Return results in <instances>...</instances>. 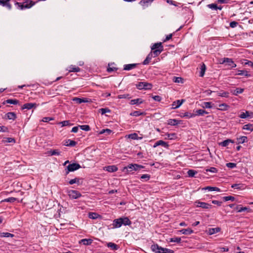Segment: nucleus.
I'll use <instances>...</instances> for the list:
<instances>
[{
    "mask_svg": "<svg viewBox=\"0 0 253 253\" xmlns=\"http://www.w3.org/2000/svg\"><path fill=\"white\" fill-rule=\"evenodd\" d=\"M164 48L161 42H157L153 45L151 47L153 57L158 56L163 51Z\"/></svg>",
    "mask_w": 253,
    "mask_h": 253,
    "instance_id": "obj_1",
    "label": "nucleus"
},
{
    "mask_svg": "<svg viewBox=\"0 0 253 253\" xmlns=\"http://www.w3.org/2000/svg\"><path fill=\"white\" fill-rule=\"evenodd\" d=\"M151 249L152 251L155 253H174L173 251L164 248L159 246L157 244H153L151 246Z\"/></svg>",
    "mask_w": 253,
    "mask_h": 253,
    "instance_id": "obj_2",
    "label": "nucleus"
},
{
    "mask_svg": "<svg viewBox=\"0 0 253 253\" xmlns=\"http://www.w3.org/2000/svg\"><path fill=\"white\" fill-rule=\"evenodd\" d=\"M67 194L70 198L72 199H76L82 196V194L79 191L74 190H69L67 191Z\"/></svg>",
    "mask_w": 253,
    "mask_h": 253,
    "instance_id": "obj_3",
    "label": "nucleus"
},
{
    "mask_svg": "<svg viewBox=\"0 0 253 253\" xmlns=\"http://www.w3.org/2000/svg\"><path fill=\"white\" fill-rule=\"evenodd\" d=\"M81 168V166L77 163H73L69 165L66 170V174H68L71 171H74L79 169Z\"/></svg>",
    "mask_w": 253,
    "mask_h": 253,
    "instance_id": "obj_4",
    "label": "nucleus"
},
{
    "mask_svg": "<svg viewBox=\"0 0 253 253\" xmlns=\"http://www.w3.org/2000/svg\"><path fill=\"white\" fill-rule=\"evenodd\" d=\"M144 168V167L142 165H140L136 164H129L127 167L124 168V169H130V171L134 170L137 171L140 170L141 169Z\"/></svg>",
    "mask_w": 253,
    "mask_h": 253,
    "instance_id": "obj_5",
    "label": "nucleus"
},
{
    "mask_svg": "<svg viewBox=\"0 0 253 253\" xmlns=\"http://www.w3.org/2000/svg\"><path fill=\"white\" fill-rule=\"evenodd\" d=\"M136 87L139 89H150L152 85L146 82H140L136 84Z\"/></svg>",
    "mask_w": 253,
    "mask_h": 253,
    "instance_id": "obj_6",
    "label": "nucleus"
},
{
    "mask_svg": "<svg viewBox=\"0 0 253 253\" xmlns=\"http://www.w3.org/2000/svg\"><path fill=\"white\" fill-rule=\"evenodd\" d=\"M195 204H197L196 206L197 207H201L203 209H208L211 208V205L205 202L196 201L195 202Z\"/></svg>",
    "mask_w": 253,
    "mask_h": 253,
    "instance_id": "obj_7",
    "label": "nucleus"
},
{
    "mask_svg": "<svg viewBox=\"0 0 253 253\" xmlns=\"http://www.w3.org/2000/svg\"><path fill=\"white\" fill-rule=\"evenodd\" d=\"M226 63L227 64L230 66L231 68H235L236 67V64L234 63L231 59L228 58H224L223 59V61L221 63Z\"/></svg>",
    "mask_w": 253,
    "mask_h": 253,
    "instance_id": "obj_8",
    "label": "nucleus"
},
{
    "mask_svg": "<svg viewBox=\"0 0 253 253\" xmlns=\"http://www.w3.org/2000/svg\"><path fill=\"white\" fill-rule=\"evenodd\" d=\"M123 225L122 221V218H119L114 220L113 223V226L114 228H118L121 227Z\"/></svg>",
    "mask_w": 253,
    "mask_h": 253,
    "instance_id": "obj_9",
    "label": "nucleus"
},
{
    "mask_svg": "<svg viewBox=\"0 0 253 253\" xmlns=\"http://www.w3.org/2000/svg\"><path fill=\"white\" fill-rule=\"evenodd\" d=\"M37 106L38 105L36 103H25L22 106V109H26L27 110H29L34 107L36 108Z\"/></svg>",
    "mask_w": 253,
    "mask_h": 253,
    "instance_id": "obj_10",
    "label": "nucleus"
},
{
    "mask_svg": "<svg viewBox=\"0 0 253 253\" xmlns=\"http://www.w3.org/2000/svg\"><path fill=\"white\" fill-rule=\"evenodd\" d=\"M10 0H0V4L6 7L9 10L11 9V5L9 2Z\"/></svg>",
    "mask_w": 253,
    "mask_h": 253,
    "instance_id": "obj_11",
    "label": "nucleus"
},
{
    "mask_svg": "<svg viewBox=\"0 0 253 253\" xmlns=\"http://www.w3.org/2000/svg\"><path fill=\"white\" fill-rule=\"evenodd\" d=\"M184 100H177L175 101H174L172 104V108L173 109H176L179 107L184 102Z\"/></svg>",
    "mask_w": 253,
    "mask_h": 253,
    "instance_id": "obj_12",
    "label": "nucleus"
},
{
    "mask_svg": "<svg viewBox=\"0 0 253 253\" xmlns=\"http://www.w3.org/2000/svg\"><path fill=\"white\" fill-rule=\"evenodd\" d=\"M69 72H78L80 71V68L75 65H71L67 68Z\"/></svg>",
    "mask_w": 253,
    "mask_h": 253,
    "instance_id": "obj_13",
    "label": "nucleus"
},
{
    "mask_svg": "<svg viewBox=\"0 0 253 253\" xmlns=\"http://www.w3.org/2000/svg\"><path fill=\"white\" fill-rule=\"evenodd\" d=\"M137 64H126L124 66V70L126 71H129L132 69L135 68Z\"/></svg>",
    "mask_w": 253,
    "mask_h": 253,
    "instance_id": "obj_14",
    "label": "nucleus"
},
{
    "mask_svg": "<svg viewBox=\"0 0 253 253\" xmlns=\"http://www.w3.org/2000/svg\"><path fill=\"white\" fill-rule=\"evenodd\" d=\"M160 145L163 146L166 148L168 147L169 146L168 144L165 141H164L163 140H159V141H157L154 144L153 147L156 148V147L160 146Z\"/></svg>",
    "mask_w": 253,
    "mask_h": 253,
    "instance_id": "obj_15",
    "label": "nucleus"
},
{
    "mask_svg": "<svg viewBox=\"0 0 253 253\" xmlns=\"http://www.w3.org/2000/svg\"><path fill=\"white\" fill-rule=\"evenodd\" d=\"M73 101L76 102V103L78 104H81L83 102H88V100L86 98H78V97H74L73 99Z\"/></svg>",
    "mask_w": 253,
    "mask_h": 253,
    "instance_id": "obj_16",
    "label": "nucleus"
},
{
    "mask_svg": "<svg viewBox=\"0 0 253 253\" xmlns=\"http://www.w3.org/2000/svg\"><path fill=\"white\" fill-rule=\"evenodd\" d=\"M105 169L108 172H113L116 171L118 170V168L116 166H114V165L109 166L106 167L105 168Z\"/></svg>",
    "mask_w": 253,
    "mask_h": 253,
    "instance_id": "obj_17",
    "label": "nucleus"
},
{
    "mask_svg": "<svg viewBox=\"0 0 253 253\" xmlns=\"http://www.w3.org/2000/svg\"><path fill=\"white\" fill-rule=\"evenodd\" d=\"M208 113L203 109H199L194 111V117L196 116H203L204 114H207Z\"/></svg>",
    "mask_w": 253,
    "mask_h": 253,
    "instance_id": "obj_18",
    "label": "nucleus"
},
{
    "mask_svg": "<svg viewBox=\"0 0 253 253\" xmlns=\"http://www.w3.org/2000/svg\"><path fill=\"white\" fill-rule=\"evenodd\" d=\"M235 210L238 212H241L246 211H247L248 212H250L251 211V210H249L248 208L240 207V205L237 206L235 208Z\"/></svg>",
    "mask_w": 253,
    "mask_h": 253,
    "instance_id": "obj_19",
    "label": "nucleus"
},
{
    "mask_svg": "<svg viewBox=\"0 0 253 253\" xmlns=\"http://www.w3.org/2000/svg\"><path fill=\"white\" fill-rule=\"evenodd\" d=\"M231 187L238 190H242L245 189V185L243 184H234L231 185Z\"/></svg>",
    "mask_w": 253,
    "mask_h": 253,
    "instance_id": "obj_20",
    "label": "nucleus"
},
{
    "mask_svg": "<svg viewBox=\"0 0 253 253\" xmlns=\"http://www.w3.org/2000/svg\"><path fill=\"white\" fill-rule=\"evenodd\" d=\"M166 139H168L169 140H174L177 138V136L176 134L174 133H167L166 134Z\"/></svg>",
    "mask_w": 253,
    "mask_h": 253,
    "instance_id": "obj_21",
    "label": "nucleus"
},
{
    "mask_svg": "<svg viewBox=\"0 0 253 253\" xmlns=\"http://www.w3.org/2000/svg\"><path fill=\"white\" fill-rule=\"evenodd\" d=\"M154 0H141L139 4L143 7L148 6L149 4L153 1Z\"/></svg>",
    "mask_w": 253,
    "mask_h": 253,
    "instance_id": "obj_22",
    "label": "nucleus"
},
{
    "mask_svg": "<svg viewBox=\"0 0 253 253\" xmlns=\"http://www.w3.org/2000/svg\"><path fill=\"white\" fill-rule=\"evenodd\" d=\"M183 234L189 235L193 232V231L190 228L182 229L179 231Z\"/></svg>",
    "mask_w": 253,
    "mask_h": 253,
    "instance_id": "obj_23",
    "label": "nucleus"
},
{
    "mask_svg": "<svg viewBox=\"0 0 253 253\" xmlns=\"http://www.w3.org/2000/svg\"><path fill=\"white\" fill-rule=\"evenodd\" d=\"M123 224L124 225H129L131 224V222L127 217H121Z\"/></svg>",
    "mask_w": 253,
    "mask_h": 253,
    "instance_id": "obj_24",
    "label": "nucleus"
},
{
    "mask_svg": "<svg viewBox=\"0 0 253 253\" xmlns=\"http://www.w3.org/2000/svg\"><path fill=\"white\" fill-rule=\"evenodd\" d=\"M152 58H153L152 53H150L147 55V56L146 57V59L143 62V64L144 65H147V64H148Z\"/></svg>",
    "mask_w": 253,
    "mask_h": 253,
    "instance_id": "obj_25",
    "label": "nucleus"
},
{
    "mask_svg": "<svg viewBox=\"0 0 253 253\" xmlns=\"http://www.w3.org/2000/svg\"><path fill=\"white\" fill-rule=\"evenodd\" d=\"M92 242V240L91 239H84L81 240L79 243H82L84 245H89Z\"/></svg>",
    "mask_w": 253,
    "mask_h": 253,
    "instance_id": "obj_26",
    "label": "nucleus"
},
{
    "mask_svg": "<svg viewBox=\"0 0 253 253\" xmlns=\"http://www.w3.org/2000/svg\"><path fill=\"white\" fill-rule=\"evenodd\" d=\"M203 190H208L210 191H217V192L221 191L220 189L219 188L216 187H211V186L206 187L203 188Z\"/></svg>",
    "mask_w": 253,
    "mask_h": 253,
    "instance_id": "obj_27",
    "label": "nucleus"
},
{
    "mask_svg": "<svg viewBox=\"0 0 253 253\" xmlns=\"http://www.w3.org/2000/svg\"><path fill=\"white\" fill-rule=\"evenodd\" d=\"M142 102L143 100L141 98H137L131 100L130 102V104L131 105L140 104Z\"/></svg>",
    "mask_w": 253,
    "mask_h": 253,
    "instance_id": "obj_28",
    "label": "nucleus"
},
{
    "mask_svg": "<svg viewBox=\"0 0 253 253\" xmlns=\"http://www.w3.org/2000/svg\"><path fill=\"white\" fill-rule=\"evenodd\" d=\"M244 91L243 88H237L236 89L234 90H231V92L233 93V94L235 95H237L238 94H241L243 93Z\"/></svg>",
    "mask_w": 253,
    "mask_h": 253,
    "instance_id": "obj_29",
    "label": "nucleus"
},
{
    "mask_svg": "<svg viewBox=\"0 0 253 253\" xmlns=\"http://www.w3.org/2000/svg\"><path fill=\"white\" fill-rule=\"evenodd\" d=\"M243 129L251 132L253 131V126L251 124H247L243 126Z\"/></svg>",
    "mask_w": 253,
    "mask_h": 253,
    "instance_id": "obj_30",
    "label": "nucleus"
},
{
    "mask_svg": "<svg viewBox=\"0 0 253 253\" xmlns=\"http://www.w3.org/2000/svg\"><path fill=\"white\" fill-rule=\"evenodd\" d=\"M179 124L178 120L176 119H169L168 121V124L171 126H175Z\"/></svg>",
    "mask_w": 253,
    "mask_h": 253,
    "instance_id": "obj_31",
    "label": "nucleus"
},
{
    "mask_svg": "<svg viewBox=\"0 0 253 253\" xmlns=\"http://www.w3.org/2000/svg\"><path fill=\"white\" fill-rule=\"evenodd\" d=\"M229 93L227 91H221L217 93V95L219 96L228 98L229 97Z\"/></svg>",
    "mask_w": 253,
    "mask_h": 253,
    "instance_id": "obj_32",
    "label": "nucleus"
},
{
    "mask_svg": "<svg viewBox=\"0 0 253 253\" xmlns=\"http://www.w3.org/2000/svg\"><path fill=\"white\" fill-rule=\"evenodd\" d=\"M229 108V106L227 104L223 103L219 105L218 109L221 111H226Z\"/></svg>",
    "mask_w": 253,
    "mask_h": 253,
    "instance_id": "obj_33",
    "label": "nucleus"
},
{
    "mask_svg": "<svg viewBox=\"0 0 253 253\" xmlns=\"http://www.w3.org/2000/svg\"><path fill=\"white\" fill-rule=\"evenodd\" d=\"M107 247L111 248L113 250H117L118 249V246L112 242H109L107 244Z\"/></svg>",
    "mask_w": 253,
    "mask_h": 253,
    "instance_id": "obj_34",
    "label": "nucleus"
},
{
    "mask_svg": "<svg viewBox=\"0 0 253 253\" xmlns=\"http://www.w3.org/2000/svg\"><path fill=\"white\" fill-rule=\"evenodd\" d=\"M219 231L220 229L219 228H210L209 229L208 232L210 235H212L218 232Z\"/></svg>",
    "mask_w": 253,
    "mask_h": 253,
    "instance_id": "obj_35",
    "label": "nucleus"
},
{
    "mask_svg": "<svg viewBox=\"0 0 253 253\" xmlns=\"http://www.w3.org/2000/svg\"><path fill=\"white\" fill-rule=\"evenodd\" d=\"M206 65L203 63L201 66V68H200V77H203L204 74H205V71H206Z\"/></svg>",
    "mask_w": 253,
    "mask_h": 253,
    "instance_id": "obj_36",
    "label": "nucleus"
},
{
    "mask_svg": "<svg viewBox=\"0 0 253 253\" xmlns=\"http://www.w3.org/2000/svg\"><path fill=\"white\" fill-rule=\"evenodd\" d=\"M6 116L9 120H14L16 118V115L13 112H8L6 114Z\"/></svg>",
    "mask_w": 253,
    "mask_h": 253,
    "instance_id": "obj_37",
    "label": "nucleus"
},
{
    "mask_svg": "<svg viewBox=\"0 0 253 253\" xmlns=\"http://www.w3.org/2000/svg\"><path fill=\"white\" fill-rule=\"evenodd\" d=\"M230 143H233V141L231 139L225 140L220 143V145L223 147H226L229 145Z\"/></svg>",
    "mask_w": 253,
    "mask_h": 253,
    "instance_id": "obj_38",
    "label": "nucleus"
},
{
    "mask_svg": "<svg viewBox=\"0 0 253 253\" xmlns=\"http://www.w3.org/2000/svg\"><path fill=\"white\" fill-rule=\"evenodd\" d=\"M181 117L189 119L194 117V115L193 113L186 112L184 113L182 115H181Z\"/></svg>",
    "mask_w": 253,
    "mask_h": 253,
    "instance_id": "obj_39",
    "label": "nucleus"
},
{
    "mask_svg": "<svg viewBox=\"0 0 253 253\" xmlns=\"http://www.w3.org/2000/svg\"><path fill=\"white\" fill-rule=\"evenodd\" d=\"M208 7L211 9L213 10H217V9H219L220 10L221 9V7H218L216 4L214 3H211L209 4L208 5Z\"/></svg>",
    "mask_w": 253,
    "mask_h": 253,
    "instance_id": "obj_40",
    "label": "nucleus"
},
{
    "mask_svg": "<svg viewBox=\"0 0 253 253\" xmlns=\"http://www.w3.org/2000/svg\"><path fill=\"white\" fill-rule=\"evenodd\" d=\"M88 217L91 219H97L99 217V215L96 212H89L88 213Z\"/></svg>",
    "mask_w": 253,
    "mask_h": 253,
    "instance_id": "obj_41",
    "label": "nucleus"
},
{
    "mask_svg": "<svg viewBox=\"0 0 253 253\" xmlns=\"http://www.w3.org/2000/svg\"><path fill=\"white\" fill-rule=\"evenodd\" d=\"M0 236L1 237H13L14 235L8 232H2L0 233Z\"/></svg>",
    "mask_w": 253,
    "mask_h": 253,
    "instance_id": "obj_42",
    "label": "nucleus"
},
{
    "mask_svg": "<svg viewBox=\"0 0 253 253\" xmlns=\"http://www.w3.org/2000/svg\"><path fill=\"white\" fill-rule=\"evenodd\" d=\"M77 142L74 140H72L70 139H69L66 142V145L68 146H74L76 145Z\"/></svg>",
    "mask_w": 253,
    "mask_h": 253,
    "instance_id": "obj_43",
    "label": "nucleus"
},
{
    "mask_svg": "<svg viewBox=\"0 0 253 253\" xmlns=\"http://www.w3.org/2000/svg\"><path fill=\"white\" fill-rule=\"evenodd\" d=\"M17 199L14 197H10L7 199H5L1 201V202H10L13 203L16 201Z\"/></svg>",
    "mask_w": 253,
    "mask_h": 253,
    "instance_id": "obj_44",
    "label": "nucleus"
},
{
    "mask_svg": "<svg viewBox=\"0 0 253 253\" xmlns=\"http://www.w3.org/2000/svg\"><path fill=\"white\" fill-rule=\"evenodd\" d=\"M197 173V172L193 169H190L187 171V174L189 177H193Z\"/></svg>",
    "mask_w": 253,
    "mask_h": 253,
    "instance_id": "obj_45",
    "label": "nucleus"
},
{
    "mask_svg": "<svg viewBox=\"0 0 253 253\" xmlns=\"http://www.w3.org/2000/svg\"><path fill=\"white\" fill-rule=\"evenodd\" d=\"M143 114H144V113H143V112H140L138 111H133V112H131L130 114V115L132 116L137 117V116H139L143 115Z\"/></svg>",
    "mask_w": 253,
    "mask_h": 253,
    "instance_id": "obj_46",
    "label": "nucleus"
},
{
    "mask_svg": "<svg viewBox=\"0 0 253 253\" xmlns=\"http://www.w3.org/2000/svg\"><path fill=\"white\" fill-rule=\"evenodd\" d=\"M99 113L101 114V115H104L106 114V113H110L111 111L109 109L106 108H101L99 110Z\"/></svg>",
    "mask_w": 253,
    "mask_h": 253,
    "instance_id": "obj_47",
    "label": "nucleus"
},
{
    "mask_svg": "<svg viewBox=\"0 0 253 253\" xmlns=\"http://www.w3.org/2000/svg\"><path fill=\"white\" fill-rule=\"evenodd\" d=\"M172 81L173 82L175 83H182L183 79L181 77H173L172 78Z\"/></svg>",
    "mask_w": 253,
    "mask_h": 253,
    "instance_id": "obj_48",
    "label": "nucleus"
},
{
    "mask_svg": "<svg viewBox=\"0 0 253 253\" xmlns=\"http://www.w3.org/2000/svg\"><path fill=\"white\" fill-rule=\"evenodd\" d=\"M239 75H245L246 77H250V75L248 73V72L244 70H238V73L236 74Z\"/></svg>",
    "mask_w": 253,
    "mask_h": 253,
    "instance_id": "obj_49",
    "label": "nucleus"
},
{
    "mask_svg": "<svg viewBox=\"0 0 253 253\" xmlns=\"http://www.w3.org/2000/svg\"><path fill=\"white\" fill-rule=\"evenodd\" d=\"M128 138L133 140L139 139L138 135L136 133H133L128 135Z\"/></svg>",
    "mask_w": 253,
    "mask_h": 253,
    "instance_id": "obj_50",
    "label": "nucleus"
},
{
    "mask_svg": "<svg viewBox=\"0 0 253 253\" xmlns=\"http://www.w3.org/2000/svg\"><path fill=\"white\" fill-rule=\"evenodd\" d=\"M5 102L11 104H17L18 103V100L16 99H7L5 101Z\"/></svg>",
    "mask_w": 253,
    "mask_h": 253,
    "instance_id": "obj_51",
    "label": "nucleus"
},
{
    "mask_svg": "<svg viewBox=\"0 0 253 253\" xmlns=\"http://www.w3.org/2000/svg\"><path fill=\"white\" fill-rule=\"evenodd\" d=\"M169 242L180 243L181 242V238L180 237H173L170 238Z\"/></svg>",
    "mask_w": 253,
    "mask_h": 253,
    "instance_id": "obj_52",
    "label": "nucleus"
},
{
    "mask_svg": "<svg viewBox=\"0 0 253 253\" xmlns=\"http://www.w3.org/2000/svg\"><path fill=\"white\" fill-rule=\"evenodd\" d=\"M15 4L17 5L21 10L27 8V7H25L26 6V4H24V3L17 2L15 3Z\"/></svg>",
    "mask_w": 253,
    "mask_h": 253,
    "instance_id": "obj_53",
    "label": "nucleus"
},
{
    "mask_svg": "<svg viewBox=\"0 0 253 253\" xmlns=\"http://www.w3.org/2000/svg\"><path fill=\"white\" fill-rule=\"evenodd\" d=\"M239 143H243L247 141V137L246 136H241L238 139Z\"/></svg>",
    "mask_w": 253,
    "mask_h": 253,
    "instance_id": "obj_54",
    "label": "nucleus"
},
{
    "mask_svg": "<svg viewBox=\"0 0 253 253\" xmlns=\"http://www.w3.org/2000/svg\"><path fill=\"white\" fill-rule=\"evenodd\" d=\"M106 132L107 133V134L109 135L112 132V130L110 129H102L101 130L100 132H99V134H103L104 133Z\"/></svg>",
    "mask_w": 253,
    "mask_h": 253,
    "instance_id": "obj_55",
    "label": "nucleus"
},
{
    "mask_svg": "<svg viewBox=\"0 0 253 253\" xmlns=\"http://www.w3.org/2000/svg\"><path fill=\"white\" fill-rule=\"evenodd\" d=\"M50 154L51 156H59L60 155V152L58 150H53L50 151Z\"/></svg>",
    "mask_w": 253,
    "mask_h": 253,
    "instance_id": "obj_56",
    "label": "nucleus"
},
{
    "mask_svg": "<svg viewBox=\"0 0 253 253\" xmlns=\"http://www.w3.org/2000/svg\"><path fill=\"white\" fill-rule=\"evenodd\" d=\"M79 126L81 129L85 131H89L90 130V127L88 125H82Z\"/></svg>",
    "mask_w": 253,
    "mask_h": 253,
    "instance_id": "obj_57",
    "label": "nucleus"
},
{
    "mask_svg": "<svg viewBox=\"0 0 253 253\" xmlns=\"http://www.w3.org/2000/svg\"><path fill=\"white\" fill-rule=\"evenodd\" d=\"M79 182H80V179L79 178H75L74 179H71L69 181V184L72 185V184H73L74 183H78V184H79Z\"/></svg>",
    "mask_w": 253,
    "mask_h": 253,
    "instance_id": "obj_58",
    "label": "nucleus"
},
{
    "mask_svg": "<svg viewBox=\"0 0 253 253\" xmlns=\"http://www.w3.org/2000/svg\"><path fill=\"white\" fill-rule=\"evenodd\" d=\"M150 178V175L148 174H143L141 176V177L140 178L141 179H144L145 180V181H148L149 180Z\"/></svg>",
    "mask_w": 253,
    "mask_h": 253,
    "instance_id": "obj_59",
    "label": "nucleus"
},
{
    "mask_svg": "<svg viewBox=\"0 0 253 253\" xmlns=\"http://www.w3.org/2000/svg\"><path fill=\"white\" fill-rule=\"evenodd\" d=\"M248 116H249V112L248 111L243 112L240 115V117L242 119H245Z\"/></svg>",
    "mask_w": 253,
    "mask_h": 253,
    "instance_id": "obj_60",
    "label": "nucleus"
},
{
    "mask_svg": "<svg viewBox=\"0 0 253 253\" xmlns=\"http://www.w3.org/2000/svg\"><path fill=\"white\" fill-rule=\"evenodd\" d=\"M36 3V2L33 1L32 0H30L28 3L26 4V6L25 7H27V8H30L32 6H33Z\"/></svg>",
    "mask_w": 253,
    "mask_h": 253,
    "instance_id": "obj_61",
    "label": "nucleus"
},
{
    "mask_svg": "<svg viewBox=\"0 0 253 253\" xmlns=\"http://www.w3.org/2000/svg\"><path fill=\"white\" fill-rule=\"evenodd\" d=\"M202 107L203 108H211V103L209 102H204Z\"/></svg>",
    "mask_w": 253,
    "mask_h": 253,
    "instance_id": "obj_62",
    "label": "nucleus"
},
{
    "mask_svg": "<svg viewBox=\"0 0 253 253\" xmlns=\"http://www.w3.org/2000/svg\"><path fill=\"white\" fill-rule=\"evenodd\" d=\"M226 166L230 169L234 168L236 167V164L233 163H228L226 164Z\"/></svg>",
    "mask_w": 253,
    "mask_h": 253,
    "instance_id": "obj_63",
    "label": "nucleus"
},
{
    "mask_svg": "<svg viewBox=\"0 0 253 253\" xmlns=\"http://www.w3.org/2000/svg\"><path fill=\"white\" fill-rule=\"evenodd\" d=\"M206 171H210L212 173H216L217 171V169L214 167H211L206 169Z\"/></svg>",
    "mask_w": 253,
    "mask_h": 253,
    "instance_id": "obj_64",
    "label": "nucleus"
}]
</instances>
